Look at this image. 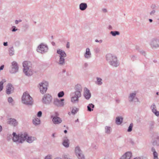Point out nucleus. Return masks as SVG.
<instances>
[{
    "mask_svg": "<svg viewBox=\"0 0 159 159\" xmlns=\"http://www.w3.org/2000/svg\"><path fill=\"white\" fill-rule=\"evenodd\" d=\"M75 91L70 94L71 102L74 103H78L79 98L81 96L82 87L80 84H77L75 87Z\"/></svg>",
    "mask_w": 159,
    "mask_h": 159,
    "instance_id": "1",
    "label": "nucleus"
},
{
    "mask_svg": "<svg viewBox=\"0 0 159 159\" xmlns=\"http://www.w3.org/2000/svg\"><path fill=\"white\" fill-rule=\"evenodd\" d=\"M106 57L107 61L111 66L116 67L119 66L120 62L115 55L108 53L106 55Z\"/></svg>",
    "mask_w": 159,
    "mask_h": 159,
    "instance_id": "2",
    "label": "nucleus"
},
{
    "mask_svg": "<svg viewBox=\"0 0 159 159\" xmlns=\"http://www.w3.org/2000/svg\"><path fill=\"white\" fill-rule=\"evenodd\" d=\"M12 135L13 136L12 138L13 141L18 143H23L25 140H26L28 137V134L26 132L18 134H17L15 132H13Z\"/></svg>",
    "mask_w": 159,
    "mask_h": 159,
    "instance_id": "3",
    "label": "nucleus"
},
{
    "mask_svg": "<svg viewBox=\"0 0 159 159\" xmlns=\"http://www.w3.org/2000/svg\"><path fill=\"white\" fill-rule=\"evenodd\" d=\"M31 66L32 64L30 61H25L23 62V72L26 75L29 76L32 75Z\"/></svg>",
    "mask_w": 159,
    "mask_h": 159,
    "instance_id": "4",
    "label": "nucleus"
},
{
    "mask_svg": "<svg viewBox=\"0 0 159 159\" xmlns=\"http://www.w3.org/2000/svg\"><path fill=\"white\" fill-rule=\"evenodd\" d=\"M22 102L23 104L27 105L30 106L33 104L32 98L26 92L23 93L22 97Z\"/></svg>",
    "mask_w": 159,
    "mask_h": 159,
    "instance_id": "5",
    "label": "nucleus"
},
{
    "mask_svg": "<svg viewBox=\"0 0 159 159\" xmlns=\"http://www.w3.org/2000/svg\"><path fill=\"white\" fill-rule=\"evenodd\" d=\"M149 43L152 48H159V38H152L149 41Z\"/></svg>",
    "mask_w": 159,
    "mask_h": 159,
    "instance_id": "6",
    "label": "nucleus"
},
{
    "mask_svg": "<svg viewBox=\"0 0 159 159\" xmlns=\"http://www.w3.org/2000/svg\"><path fill=\"white\" fill-rule=\"evenodd\" d=\"M48 84V83L45 81H43L39 84L38 87L41 93L44 94L46 92Z\"/></svg>",
    "mask_w": 159,
    "mask_h": 159,
    "instance_id": "7",
    "label": "nucleus"
},
{
    "mask_svg": "<svg viewBox=\"0 0 159 159\" xmlns=\"http://www.w3.org/2000/svg\"><path fill=\"white\" fill-rule=\"evenodd\" d=\"M52 97L49 94H45L42 99V101L43 103L46 104H49L52 102Z\"/></svg>",
    "mask_w": 159,
    "mask_h": 159,
    "instance_id": "8",
    "label": "nucleus"
},
{
    "mask_svg": "<svg viewBox=\"0 0 159 159\" xmlns=\"http://www.w3.org/2000/svg\"><path fill=\"white\" fill-rule=\"evenodd\" d=\"M37 50L38 52L41 53H44L47 52L48 48L47 45L43 43H41L38 47Z\"/></svg>",
    "mask_w": 159,
    "mask_h": 159,
    "instance_id": "9",
    "label": "nucleus"
},
{
    "mask_svg": "<svg viewBox=\"0 0 159 159\" xmlns=\"http://www.w3.org/2000/svg\"><path fill=\"white\" fill-rule=\"evenodd\" d=\"M64 98L60 99L57 98H55L53 101V104L58 107H63L64 105Z\"/></svg>",
    "mask_w": 159,
    "mask_h": 159,
    "instance_id": "10",
    "label": "nucleus"
},
{
    "mask_svg": "<svg viewBox=\"0 0 159 159\" xmlns=\"http://www.w3.org/2000/svg\"><path fill=\"white\" fill-rule=\"evenodd\" d=\"M18 66L17 62L15 61H13L11 63V68L10 70V72L11 74H14L18 71Z\"/></svg>",
    "mask_w": 159,
    "mask_h": 159,
    "instance_id": "11",
    "label": "nucleus"
},
{
    "mask_svg": "<svg viewBox=\"0 0 159 159\" xmlns=\"http://www.w3.org/2000/svg\"><path fill=\"white\" fill-rule=\"evenodd\" d=\"M129 101L130 102L134 101V102H139V100L136 97V92L134 91L129 94Z\"/></svg>",
    "mask_w": 159,
    "mask_h": 159,
    "instance_id": "12",
    "label": "nucleus"
},
{
    "mask_svg": "<svg viewBox=\"0 0 159 159\" xmlns=\"http://www.w3.org/2000/svg\"><path fill=\"white\" fill-rule=\"evenodd\" d=\"M75 152L79 159H84V155L79 147L77 146L75 148Z\"/></svg>",
    "mask_w": 159,
    "mask_h": 159,
    "instance_id": "13",
    "label": "nucleus"
},
{
    "mask_svg": "<svg viewBox=\"0 0 159 159\" xmlns=\"http://www.w3.org/2000/svg\"><path fill=\"white\" fill-rule=\"evenodd\" d=\"M51 118L52 119V120L53 123L55 125L59 124L62 122L61 119L58 116H53V115H51Z\"/></svg>",
    "mask_w": 159,
    "mask_h": 159,
    "instance_id": "14",
    "label": "nucleus"
},
{
    "mask_svg": "<svg viewBox=\"0 0 159 159\" xmlns=\"http://www.w3.org/2000/svg\"><path fill=\"white\" fill-rule=\"evenodd\" d=\"M8 124L14 127L17 126L18 124V121L14 118H11L8 119Z\"/></svg>",
    "mask_w": 159,
    "mask_h": 159,
    "instance_id": "15",
    "label": "nucleus"
},
{
    "mask_svg": "<svg viewBox=\"0 0 159 159\" xmlns=\"http://www.w3.org/2000/svg\"><path fill=\"white\" fill-rule=\"evenodd\" d=\"M14 89L12 85L11 84H9L7 86L6 93L7 94H10L13 91Z\"/></svg>",
    "mask_w": 159,
    "mask_h": 159,
    "instance_id": "16",
    "label": "nucleus"
},
{
    "mask_svg": "<svg viewBox=\"0 0 159 159\" xmlns=\"http://www.w3.org/2000/svg\"><path fill=\"white\" fill-rule=\"evenodd\" d=\"M153 113L157 116H159V111L157 110V107L155 104L153 103L150 107Z\"/></svg>",
    "mask_w": 159,
    "mask_h": 159,
    "instance_id": "17",
    "label": "nucleus"
},
{
    "mask_svg": "<svg viewBox=\"0 0 159 159\" xmlns=\"http://www.w3.org/2000/svg\"><path fill=\"white\" fill-rule=\"evenodd\" d=\"M92 55L89 48H87L86 49V52L84 54V57L86 59H89L91 57Z\"/></svg>",
    "mask_w": 159,
    "mask_h": 159,
    "instance_id": "18",
    "label": "nucleus"
},
{
    "mask_svg": "<svg viewBox=\"0 0 159 159\" xmlns=\"http://www.w3.org/2000/svg\"><path fill=\"white\" fill-rule=\"evenodd\" d=\"M84 96L87 99H89L91 97V94L90 91L87 88H85L84 92Z\"/></svg>",
    "mask_w": 159,
    "mask_h": 159,
    "instance_id": "19",
    "label": "nucleus"
},
{
    "mask_svg": "<svg viewBox=\"0 0 159 159\" xmlns=\"http://www.w3.org/2000/svg\"><path fill=\"white\" fill-rule=\"evenodd\" d=\"M131 156V153L130 152H128L122 156L120 159H130Z\"/></svg>",
    "mask_w": 159,
    "mask_h": 159,
    "instance_id": "20",
    "label": "nucleus"
},
{
    "mask_svg": "<svg viewBox=\"0 0 159 159\" xmlns=\"http://www.w3.org/2000/svg\"><path fill=\"white\" fill-rule=\"evenodd\" d=\"M57 53L59 55L60 57H65L66 56V54L64 51L61 49H57Z\"/></svg>",
    "mask_w": 159,
    "mask_h": 159,
    "instance_id": "21",
    "label": "nucleus"
},
{
    "mask_svg": "<svg viewBox=\"0 0 159 159\" xmlns=\"http://www.w3.org/2000/svg\"><path fill=\"white\" fill-rule=\"evenodd\" d=\"M62 145L66 148H68L69 146V140L67 137H66L63 139Z\"/></svg>",
    "mask_w": 159,
    "mask_h": 159,
    "instance_id": "22",
    "label": "nucleus"
},
{
    "mask_svg": "<svg viewBox=\"0 0 159 159\" xmlns=\"http://www.w3.org/2000/svg\"><path fill=\"white\" fill-rule=\"evenodd\" d=\"M152 144L155 146H159V136L156 135L154 137V140L152 142Z\"/></svg>",
    "mask_w": 159,
    "mask_h": 159,
    "instance_id": "23",
    "label": "nucleus"
},
{
    "mask_svg": "<svg viewBox=\"0 0 159 159\" xmlns=\"http://www.w3.org/2000/svg\"><path fill=\"white\" fill-rule=\"evenodd\" d=\"M87 7V5L86 3L82 2L79 5V9L82 11L85 10Z\"/></svg>",
    "mask_w": 159,
    "mask_h": 159,
    "instance_id": "24",
    "label": "nucleus"
},
{
    "mask_svg": "<svg viewBox=\"0 0 159 159\" xmlns=\"http://www.w3.org/2000/svg\"><path fill=\"white\" fill-rule=\"evenodd\" d=\"M36 139V138L34 137L28 136L26 139V141L29 143H31L34 140Z\"/></svg>",
    "mask_w": 159,
    "mask_h": 159,
    "instance_id": "25",
    "label": "nucleus"
},
{
    "mask_svg": "<svg viewBox=\"0 0 159 159\" xmlns=\"http://www.w3.org/2000/svg\"><path fill=\"white\" fill-rule=\"evenodd\" d=\"M40 120L39 118H35L33 119V123L34 125L37 126L40 124Z\"/></svg>",
    "mask_w": 159,
    "mask_h": 159,
    "instance_id": "26",
    "label": "nucleus"
},
{
    "mask_svg": "<svg viewBox=\"0 0 159 159\" xmlns=\"http://www.w3.org/2000/svg\"><path fill=\"white\" fill-rule=\"evenodd\" d=\"M8 51L9 54L10 56H12L14 55L15 50L13 46L9 48Z\"/></svg>",
    "mask_w": 159,
    "mask_h": 159,
    "instance_id": "27",
    "label": "nucleus"
},
{
    "mask_svg": "<svg viewBox=\"0 0 159 159\" xmlns=\"http://www.w3.org/2000/svg\"><path fill=\"white\" fill-rule=\"evenodd\" d=\"M123 118L121 117H116V122L117 125H120L122 122Z\"/></svg>",
    "mask_w": 159,
    "mask_h": 159,
    "instance_id": "28",
    "label": "nucleus"
},
{
    "mask_svg": "<svg viewBox=\"0 0 159 159\" xmlns=\"http://www.w3.org/2000/svg\"><path fill=\"white\" fill-rule=\"evenodd\" d=\"M94 107V105L92 104H89L87 106V111H91L93 110V109Z\"/></svg>",
    "mask_w": 159,
    "mask_h": 159,
    "instance_id": "29",
    "label": "nucleus"
},
{
    "mask_svg": "<svg viewBox=\"0 0 159 159\" xmlns=\"http://www.w3.org/2000/svg\"><path fill=\"white\" fill-rule=\"evenodd\" d=\"M97 80L95 82V83L98 85H101L102 84V79L99 77H97L96 78Z\"/></svg>",
    "mask_w": 159,
    "mask_h": 159,
    "instance_id": "30",
    "label": "nucleus"
},
{
    "mask_svg": "<svg viewBox=\"0 0 159 159\" xmlns=\"http://www.w3.org/2000/svg\"><path fill=\"white\" fill-rule=\"evenodd\" d=\"M105 133L107 134H109L111 133L112 130L111 128L109 127L106 126L105 127Z\"/></svg>",
    "mask_w": 159,
    "mask_h": 159,
    "instance_id": "31",
    "label": "nucleus"
},
{
    "mask_svg": "<svg viewBox=\"0 0 159 159\" xmlns=\"http://www.w3.org/2000/svg\"><path fill=\"white\" fill-rule=\"evenodd\" d=\"M111 34L113 36H116V35H119L120 34V33L118 31H111L110 32Z\"/></svg>",
    "mask_w": 159,
    "mask_h": 159,
    "instance_id": "32",
    "label": "nucleus"
},
{
    "mask_svg": "<svg viewBox=\"0 0 159 159\" xmlns=\"http://www.w3.org/2000/svg\"><path fill=\"white\" fill-rule=\"evenodd\" d=\"M64 58L65 57H60L58 63L60 65H63L65 64V60Z\"/></svg>",
    "mask_w": 159,
    "mask_h": 159,
    "instance_id": "33",
    "label": "nucleus"
},
{
    "mask_svg": "<svg viewBox=\"0 0 159 159\" xmlns=\"http://www.w3.org/2000/svg\"><path fill=\"white\" fill-rule=\"evenodd\" d=\"M79 110V108H76V107H74L73 108L71 111V113L73 115H74L77 113Z\"/></svg>",
    "mask_w": 159,
    "mask_h": 159,
    "instance_id": "34",
    "label": "nucleus"
},
{
    "mask_svg": "<svg viewBox=\"0 0 159 159\" xmlns=\"http://www.w3.org/2000/svg\"><path fill=\"white\" fill-rule=\"evenodd\" d=\"M5 81V80H3L0 82V92L2 90L3 88V84Z\"/></svg>",
    "mask_w": 159,
    "mask_h": 159,
    "instance_id": "35",
    "label": "nucleus"
},
{
    "mask_svg": "<svg viewBox=\"0 0 159 159\" xmlns=\"http://www.w3.org/2000/svg\"><path fill=\"white\" fill-rule=\"evenodd\" d=\"M133 126V124L131 123L129 125L128 129H127V131L128 132H130L132 130V129Z\"/></svg>",
    "mask_w": 159,
    "mask_h": 159,
    "instance_id": "36",
    "label": "nucleus"
},
{
    "mask_svg": "<svg viewBox=\"0 0 159 159\" xmlns=\"http://www.w3.org/2000/svg\"><path fill=\"white\" fill-rule=\"evenodd\" d=\"M8 102L10 103H11V105H13L14 103H13V100L11 97H9L8 98Z\"/></svg>",
    "mask_w": 159,
    "mask_h": 159,
    "instance_id": "37",
    "label": "nucleus"
},
{
    "mask_svg": "<svg viewBox=\"0 0 159 159\" xmlns=\"http://www.w3.org/2000/svg\"><path fill=\"white\" fill-rule=\"evenodd\" d=\"M64 95V92L63 91L59 92L57 94V96L59 98H62Z\"/></svg>",
    "mask_w": 159,
    "mask_h": 159,
    "instance_id": "38",
    "label": "nucleus"
},
{
    "mask_svg": "<svg viewBox=\"0 0 159 159\" xmlns=\"http://www.w3.org/2000/svg\"><path fill=\"white\" fill-rule=\"evenodd\" d=\"M156 11L155 9H153L150 13V16H153L155 15Z\"/></svg>",
    "mask_w": 159,
    "mask_h": 159,
    "instance_id": "39",
    "label": "nucleus"
},
{
    "mask_svg": "<svg viewBox=\"0 0 159 159\" xmlns=\"http://www.w3.org/2000/svg\"><path fill=\"white\" fill-rule=\"evenodd\" d=\"M154 123L153 122H151L150 123V129H152L154 128Z\"/></svg>",
    "mask_w": 159,
    "mask_h": 159,
    "instance_id": "40",
    "label": "nucleus"
},
{
    "mask_svg": "<svg viewBox=\"0 0 159 159\" xmlns=\"http://www.w3.org/2000/svg\"><path fill=\"white\" fill-rule=\"evenodd\" d=\"M94 50L95 52L96 53H99L100 51V49L98 48H95Z\"/></svg>",
    "mask_w": 159,
    "mask_h": 159,
    "instance_id": "41",
    "label": "nucleus"
},
{
    "mask_svg": "<svg viewBox=\"0 0 159 159\" xmlns=\"http://www.w3.org/2000/svg\"><path fill=\"white\" fill-rule=\"evenodd\" d=\"M44 159H52V156L51 155H48L45 157Z\"/></svg>",
    "mask_w": 159,
    "mask_h": 159,
    "instance_id": "42",
    "label": "nucleus"
},
{
    "mask_svg": "<svg viewBox=\"0 0 159 159\" xmlns=\"http://www.w3.org/2000/svg\"><path fill=\"white\" fill-rule=\"evenodd\" d=\"M17 30V29L16 28V27L15 26H12L11 27V31L12 32H15Z\"/></svg>",
    "mask_w": 159,
    "mask_h": 159,
    "instance_id": "43",
    "label": "nucleus"
},
{
    "mask_svg": "<svg viewBox=\"0 0 159 159\" xmlns=\"http://www.w3.org/2000/svg\"><path fill=\"white\" fill-rule=\"evenodd\" d=\"M42 112L41 111H39L37 114V116L38 117H40L42 116Z\"/></svg>",
    "mask_w": 159,
    "mask_h": 159,
    "instance_id": "44",
    "label": "nucleus"
},
{
    "mask_svg": "<svg viewBox=\"0 0 159 159\" xmlns=\"http://www.w3.org/2000/svg\"><path fill=\"white\" fill-rule=\"evenodd\" d=\"M131 59L134 61L137 59V57L134 55H133L131 57Z\"/></svg>",
    "mask_w": 159,
    "mask_h": 159,
    "instance_id": "45",
    "label": "nucleus"
},
{
    "mask_svg": "<svg viewBox=\"0 0 159 159\" xmlns=\"http://www.w3.org/2000/svg\"><path fill=\"white\" fill-rule=\"evenodd\" d=\"M134 159H148L146 157H139L138 158L136 157L135 158H134Z\"/></svg>",
    "mask_w": 159,
    "mask_h": 159,
    "instance_id": "46",
    "label": "nucleus"
},
{
    "mask_svg": "<svg viewBox=\"0 0 159 159\" xmlns=\"http://www.w3.org/2000/svg\"><path fill=\"white\" fill-rule=\"evenodd\" d=\"M88 66V63L85 62V63H84V64L83 66V67L86 68Z\"/></svg>",
    "mask_w": 159,
    "mask_h": 159,
    "instance_id": "47",
    "label": "nucleus"
},
{
    "mask_svg": "<svg viewBox=\"0 0 159 159\" xmlns=\"http://www.w3.org/2000/svg\"><path fill=\"white\" fill-rule=\"evenodd\" d=\"M22 21V20H15V23L16 24H18L19 22H21Z\"/></svg>",
    "mask_w": 159,
    "mask_h": 159,
    "instance_id": "48",
    "label": "nucleus"
},
{
    "mask_svg": "<svg viewBox=\"0 0 159 159\" xmlns=\"http://www.w3.org/2000/svg\"><path fill=\"white\" fill-rule=\"evenodd\" d=\"M62 157L64 159H67L68 158V155L66 154H64L62 156Z\"/></svg>",
    "mask_w": 159,
    "mask_h": 159,
    "instance_id": "49",
    "label": "nucleus"
},
{
    "mask_svg": "<svg viewBox=\"0 0 159 159\" xmlns=\"http://www.w3.org/2000/svg\"><path fill=\"white\" fill-rule=\"evenodd\" d=\"M12 138V136L11 135H9L7 137V140H9L11 139Z\"/></svg>",
    "mask_w": 159,
    "mask_h": 159,
    "instance_id": "50",
    "label": "nucleus"
},
{
    "mask_svg": "<svg viewBox=\"0 0 159 159\" xmlns=\"http://www.w3.org/2000/svg\"><path fill=\"white\" fill-rule=\"evenodd\" d=\"M153 154L154 157H157L158 154L156 152H153Z\"/></svg>",
    "mask_w": 159,
    "mask_h": 159,
    "instance_id": "51",
    "label": "nucleus"
},
{
    "mask_svg": "<svg viewBox=\"0 0 159 159\" xmlns=\"http://www.w3.org/2000/svg\"><path fill=\"white\" fill-rule=\"evenodd\" d=\"M70 43L69 42H67L66 44V47L67 48H70Z\"/></svg>",
    "mask_w": 159,
    "mask_h": 159,
    "instance_id": "52",
    "label": "nucleus"
},
{
    "mask_svg": "<svg viewBox=\"0 0 159 159\" xmlns=\"http://www.w3.org/2000/svg\"><path fill=\"white\" fill-rule=\"evenodd\" d=\"M59 116V114L57 112H56L55 113L54 116Z\"/></svg>",
    "mask_w": 159,
    "mask_h": 159,
    "instance_id": "53",
    "label": "nucleus"
},
{
    "mask_svg": "<svg viewBox=\"0 0 159 159\" xmlns=\"http://www.w3.org/2000/svg\"><path fill=\"white\" fill-rule=\"evenodd\" d=\"M4 67V65H2L1 66H0V71L1 70H2Z\"/></svg>",
    "mask_w": 159,
    "mask_h": 159,
    "instance_id": "54",
    "label": "nucleus"
},
{
    "mask_svg": "<svg viewBox=\"0 0 159 159\" xmlns=\"http://www.w3.org/2000/svg\"><path fill=\"white\" fill-rule=\"evenodd\" d=\"M3 45L5 46H6L8 45V43L7 42H4L3 43Z\"/></svg>",
    "mask_w": 159,
    "mask_h": 159,
    "instance_id": "55",
    "label": "nucleus"
},
{
    "mask_svg": "<svg viewBox=\"0 0 159 159\" xmlns=\"http://www.w3.org/2000/svg\"><path fill=\"white\" fill-rule=\"evenodd\" d=\"M115 100H116V102L118 103H119L120 101V100L119 99H118V98L116 99Z\"/></svg>",
    "mask_w": 159,
    "mask_h": 159,
    "instance_id": "56",
    "label": "nucleus"
},
{
    "mask_svg": "<svg viewBox=\"0 0 159 159\" xmlns=\"http://www.w3.org/2000/svg\"><path fill=\"white\" fill-rule=\"evenodd\" d=\"M140 52L141 54H142L143 55H145V52L143 51L142 50L141 51H140Z\"/></svg>",
    "mask_w": 159,
    "mask_h": 159,
    "instance_id": "57",
    "label": "nucleus"
},
{
    "mask_svg": "<svg viewBox=\"0 0 159 159\" xmlns=\"http://www.w3.org/2000/svg\"><path fill=\"white\" fill-rule=\"evenodd\" d=\"M152 151L153 152V153L156 152L155 149L153 147L152 148Z\"/></svg>",
    "mask_w": 159,
    "mask_h": 159,
    "instance_id": "58",
    "label": "nucleus"
},
{
    "mask_svg": "<svg viewBox=\"0 0 159 159\" xmlns=\"http://www.w3.org/2000/svg\"><path fill=\"white\" fill-rule=\"evenodd\" d=\"M102 11L104 12H106L107 11V10L105 8L103 9Z\"/></svg>",
    "mask_w": 159,
    "mask_h": 159,
    "instance_id": "59",
    "label": "nucleus"
},
{
    "mask_svg": "<svg viewBox=\"0 0 159 159\" xmlns=\"http://www.w3.org/2000/svg\"><path fill=\"white\" fill-rule=\"evenodd\" d=\"M108 29L110 30H112V27L110 25H109L108 27Z\"/></svg>",
    "mask_w": 159,
    "mask_h": 159,
    "instance_id": "60",
    "label": "nucleus"
},
{
    "mask_svg": "<svg viewBox=\"0 0 159 159\" xmlns=\"http://www.w3.org/2000/svg\"><path fill=\"white\" fill-rule=\"evenodd\" d=\"M52 43V44L53 45V46H55V43L54 42H52L51 43Z\"/></svg>",
    "mask_w": 159,
    "mask_h": 159,
    "instance_id": "61",
    "label": "nucleus"
},
{
    "mask_svg": "<svg viewBox=\"0 0 159 159\" xmlns=\"http://www.w3.org/2000/svg\"><path fill=\"white\" fill-rule=\"evenodd\" d=\"M2 131V126L0 125V132Z\"/></svg>",
    "mask_w": 159,
    "mask_h": 159,
    "instance_id": "62",
    "label": "nucleus"
},
{
    "mask_svg": "<svg viewBox=\"0 0 159 159\" xmlns=\"http://www.w3.org/2000/svg\"><path fill=\"white\" fill-rule=\"evenodd\" d=\"M55 133L52 134V137L54 138L55 137Z\"/></svg>",
    "mask_w": 159,
    "mask_h": 159,
    "instance_id": "63",
    "label": "nucleus"
},
{
    "mask_svg": "<svg viewBox=\"0 0 159 159\" xmlns=\"http://www.w3.org/2000/svg\"><path fill=\"white\" fill-rule=\"evenodd\" d=\"M54 159H62L60 157H56L55 158H54Z\"/></svg>",
    "mask_w": 159,
    "mask_h": 159,
    "instance_id": "64",
    "label": "nucleus"
}]
</instances>
